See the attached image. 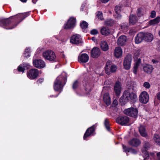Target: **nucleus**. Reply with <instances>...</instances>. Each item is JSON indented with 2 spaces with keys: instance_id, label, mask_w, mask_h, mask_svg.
<instances>
[{
  "instance_id": "1a4fd4ad",
  "label": "nucleus",
  "mask_w": 160,
  "mask_h": 160,
  "mask_svg": "<svg viewBox=\"0 0 160 160\" xmlns=\"http://www.w3.org/2000/svg\"><path fill=\"white\" fill-rule=\"evenodd\" d=\"M129 121V118L126 116H120L116 119L117 122L122 125H126Z\"/></svg>"
},
{
  "instance_id": "72a5a7b5",
  "label": "nucleus",
  "mask_w": 160,
  "mask_h": 160,
  "mask_svg": "<svg viewBox=\"0 0 160 160\" xmlns=\"http://www.w3.org/2000/svg\"><path fill=\"white\" fill-rule=\"evenodd\" d=\"M142 152L143 153V157L144 158V159H147L150 157L149 154L148 152L146 151H144L142 150Z\"/></svg>"
},
{
  "instance_id": "a878e982",
  "label": "nucleus",
  "mask_w": 160,
  "mask_h": 160,
  "mask_svg": "<svg viewBox=\"0 0 160 160\" xmlns=\"http://www.w3.org/2000/svg\"><path fill=\"white\" fill-rule=\"evenodd\" d=\"M101 48L103 51H106L108 50L109 47L107 43L104 41H102L100 43Z\"/></svg>"
},
{
  "instance_id": "4468645a",
  "label": "nucleus",
  "mask_w": 160,
  "mask_h": 160,
  "mask_svg": "<svg viewBox=\"0 0 160 160\" xmlns=\"http://www.w3.org/2000/svg\"><path fill=\"white\" fill-rule=\"evenodd\" d=\"M88 55L86 53L79 55L78 57V61L80 63H85L87 62L89 60Z\"/></svg>"
},
{
  "instance_id": "393cba45",
  "label": "nucleus",
  "mask_w": 160,
  "mask_h": 160,
  "mask_svg": "<svg viewBox=\"0 0 160 160\" xmlns=\"http://www.w3.org/2000/svg\"><path fill=\"white\" fill-rule=\"evenodd\" d=\"M160 22V17H158L155 18L150 20L148 22L149 25L154 26Z\"/></svg>"
},
{
  "instance_id": "09e8293b",
  "label": "nucleus",
  "mask_w": 160,
  "mask_h": 160,
  "mask_svg": "<svg viewBox=\"0 0 160 160\" xmlns=\"http://www.w3.org/2000/svg\"><path fill=\"white\" fill-rule=\"evenodd\" d=\"M115 17L118 19L121 18V16L120 14V13H116L114 15Z\"/></svg>"
},
{
  "instance_id": "aec40b11",
  "label": "nucleus",
  "mask_w": 160,
  "mask_h": 160,
  "mask_svg": "<svg viewBox=\"0 0 160 160\" xmlns=\"http://www.w3.org/2000/svg\"><path fill=\"white\" fill-rule=\"evenodd\" d=\"M143 69L145 72L148 73L150 74L152 71L153 68L152 66L151 65L145 64L143 66Z\"/></svg>"
},
{
  "instance_id": "6e6d98bb",
  "label": "nucleus",
  "mask_w": 160,
  "mask_h": 160,
  "mask_svg": "<svg viewBox=\"0 0 160 160\" xmlns=\"http://www.w3.org/2000/svg\"><path fill=\"white\" fill-rule=\"evenodd\" d=\"M157 159L158 160H160V152H159L157 154Z\"/></svg>"
},
{
  "instance_id": "5fc2aeb1",
  "label": "nucleus",
  "mask_w": 160,
  "mask_h": 160,
  "mask_svg": "<svg viewBox=\"0 0 160 160\" xmlns=\"http://www.w3.org/2000/svg\"><path fill=\"white\" fill-rule=\"evenodd\" d=\"M113 104L115 105V106H117L118 104V101L115 99L113 101Z\"/></svg>"
},
{
  "instance_id": "bb28decb",
  "label": "nucleus",
  "mask_w": 160,
  "mask_h": 160,
  "mask_svg": "<svg viewBox=\"0 0 160 160\" xmlns=\"http://www.w3.org/2000/svg\"><path fill=\"white\" fill-rule=\"evenodd\" d=\"M153 39V36L151 33H144V39L148 42H151Z\"/></svg>"
},
{
  "instance_id": "e433bc0d",
  "label": "nucleus",
  "mask_w": 160,
  "mask_h": 160,
  "mask_svg": "<svg viewBox=\"0 0 160 160\" xmlns=\"http://www.w3.org/2000/svg\"><path fill=\"white\" fill-rule=\"evenodd\" d=\"M104 125L107 130L109 131L110 130L109 122L107 119H105V120Z\"/></svg>"
},
{
  "instance_id": "f704fd0d",
  "label": "nucleus",
  "mask_w": 160,
  "mask_h": 160,
  "mask_svg": "<svg viewBox=\"0 0 160 160\" xmlns=\"http://www.w3.org/2000/svg\"><path fill=\"white\" fill-rule=\"evenodd\" d=\"M80 26L82 28L86 29L88 26V24L85 21H83L80 24Z\"/></svg>"
},
{
  "instance_id": "423d86ee",
  "label": "nucleus",
  "mask_w": 160,
  "mask_h": 160,
  "mask_svg": "<svg viewBox=\"0 0 160 160\" xmlns=\"http://www.w3.org/2000/svg\"><path fill=\"white\" fill-rule=\"evenodd\" d=\"M124 112L125 114L127 115L136 118L137 116L138 111L136 108H131L125 109Z\"/></svg>"
},
{
  "instance_id": "7ed1b4c3",
  "label": "nucleus",
  "mask_w": 160,
  "mask_h": 160,
  "mask_svg": "<svg viewBox=\"0 0 160 160\" xmlns=\"http://www.w3.org/2000/svg\"><path fill=\"white\" fill-rule=\"evenodd\" d=\"M42 56L45 59L52 62L57 61L55 54L52 50H47L45 51L42 53Z\"/></svg>"
},
{
  "instance_id": "0eeeda50",
  "label": "nucleus",
  "mask_w": 160,
  "mask_h": 160,
  "mask_svg": "<svg viewBox=\"0 0 160 160\" xmlns=\"http://www.w3.org/2000/svg\"><path fill=\"white\" fill-rule=\"evenodd\" d=\"M132 57L131 55H128L125 58L123 62L124 68L126 70H129L131 66Z\"/></svg>"
},
{
  "instance_id": "ddd939ff",
  "label": "nucleus",
  "mask_w": 160,
  "mask_h": 160,
  "mask_svg": "<svg viewBox=\"0 0 160 160\" xmlns=\"http://www.w3.org/2000/svg\"><path fill=\"white\" fill-rule=\"evenodd\" d=\"M70 42L74 44L81 45L82 41L79 35H75L72 37L70 39Z\"/></svg>"
},
{
  "instance_id": "13d9d810",
  "label": "nucleus",
  "mask_w": 160,
  "mask_h": 160,
  "mask_svg": "<svg viewBox=\"0 0 160 160\" xmlns=\"http://www.w3.org/2000/svg\"><path fill=\"white\" fill-rule=\"evenodd\" d=\"M110 0H101V2L103 3H106L108 2Z\"/></svg>"
},
{
  "instance_id": "69168bd1",
  "label": "nucleus",
  "mask_w": 160,
  "mask_h": 160,
  "mask_svg": "<svg viewBox=\"0 0 160 160\" xmlns=\"http://www.w3.org/2000/svg\"><path fill=\"white\" fill-rule=\"evenodd\" d=\"M58 96V95H57L56 96H54V97H57V96ZM50 97H54V96H53V95H52V96H50Z\"/></svg>"
},
{
  "instance_id": "cd10ccee",
  "label": "nucleus",
  "mask_w": 160,
  "mask_h": 160,
  "mask_svg": "<svg viewBox=\"0 0 160 160\" xmlns=\"http://www.w3.org/2000/svg\"><path fill=\"white\" fill-rule=\"evenodd\" d=\"M100 32L102 35L108 36L110 33V30L108 28L104 27L102 28Z\"/></svg>"
},
{
  "instance_id": "c9c22d12",
  "label": "nucleus",
  "mask_w": 160,
  "mask_h": 160,
  "mask_svg": "<svg viewBox=\"0 0 160 160\" xmlns=\"http://www.w3.org/2000/svg\"><path fill=\"white\" fill-rule=\"evenodd\" d=\"M150 147V145L149 143L145 141L144 142L143 145V148L145 151H146Z\"/></svg>"
},
{
  "instance_id": "49530a36",
  "label": "nucleus",
  "mask_w": 160,
  "mask_h": 160,
  "mask_svg": "<svg viewBox=\"0 0 160 160\" xmlns=\"http://www.w3.org/2000/svg\"><path fill=\"white\" fill-rule=\"evenodd\" d=\"M128 27V24L126 23H123L121 25V28L123 29H125L126 28H127Z\"/></svg>"
},
{
  "instance_id": "f3484780",
  "label": "nucleus",
  "mask_w": 160,
  "mask_h": 160,
  "mask_svg": "<svg viewBox=\"0 0 160 160\" xmlns=\"http://www.w3.org/2000/svg\"><path fill=\"white\" fill-rule=\"evenodd\" d=\"M99 49L96 47L93 48L91 51V56L93 58H97L100 55Z\"/></svg>"
},
{
  "instance_id": "dca6fc26",
  "label": "nucleus",
  "mask_w": 160,
  "mask_h": 160,
  "mask_svg": "<svg viewBox=\"0 0 160 160\" xmlns=\"http://www.w3.org/2000/svg\"><path fill=\"white\" fill-rule=\"evenodd\" d=\"M114 88L115 94L117 96H119L122 90L121 83L119 81L116 82Z\"/></svg>"
},
{
  "instance_id": "6ab92c4d",
  "label": "nucleus",
  "mask_w": 160,
  "mask_h": 160,
  "mask_svg": "<svg viewBox=\"0 0 160 160\" xmlns=\"http://www.w3.org/2000/svg\"><path fill=\"white\" fill-rule=\"evenodd\" d=\"M144 33L140 32L138 33L135 38V42L136 43L138 44L144 39Z\"/></svg>"
},
{
  "instance_id": "a211bd4d",
  "label": "nucleus",
  "mask_w": 160,
  "mask_h": 160,
  "mask_svg": "<svg viewBox=\"0 0 160 160\" xmlns=\"http://www.w3.org/2000/svg\"><path fill=\"white\" fill-rule=\"evenodd\" d=\"M127 38L124 35H122L119 37L117 40V44L119 46L124 45L127 41Z\"/></svg>"
},
{
  "instance_id": "c03bdc74",
  "label": "nucleus",
  "mask_w": 160,
  "mask_h": 160,
  "mask_svg": "<svg viewBox=\"0 0 160 160\" xmlns=\"http://www.w3.org/2000/svg\"><path fill=\"white\" fill-rule=\"evenodd\" d=\"M156 15V12L155 11H152L150 14V17L152 18H153L155 17Z\"/></svg>"
},
{
  "instance_id": "412c9836",
  "label": "nucleus",
  "mask_w": 160,
  "mask_h": 160,
  "mask_svg": "<svg viewBox=\"0 0 160 160\" xmlns=\"http://www.w3.org/2000/svg\"><path fill=\"white\" fill-rule=\"evenodd\" d=\"M122 50L121 48L119 47H117L114 50V55L118 58L120 57L122 54Z\"/></svg>"
},
{
  "instance_id": "3c124183",
  "label": "nucleus",
  "mask_w": 160,
  "mask_h": 160,
  "mask_svg": "<svg viewBox=\"0 0 160 160\" xmlns=\"http://www.w3.org/2000/svg\"><path fill=\"white\" fill-rule=\"evenodd\" d=\"M141 10H142L141 8H138V9L137 14L139 17L141 16L142 15Z\"/></svg>"
},
{
  "instance_id": "0e129e2a",
  "label": "nucleus",
  "mask_w": 160,
  "mask_h": 160,
  "mask_svg": "<svg viewBox=\"0 0 160 160\" xmlns=\"http://www.w3.org/2000/svg\"><path fill=\"white\" fill-rule=\"evenodd\" d=\"M22 2H27V0H20Z\"/></svg>"
},
{
  "instance_id": "338daca9",
  "label": "nucleus",
  "mask_w": 160,
  "mask_h": 160,
  "mask_svg": "<svg viewBox=\"0 0 160 160\" xmlns=\"http://www.w3.org/2000/svg\"><path fill=\"white\" fill-rule=\"evenodd\" d=\"M158 34H159V36L160 37V31L158 32Z\"/></svg>"
},
{
  "instance_id": "4be33fe9",
  "label": "nucleus",
  "mask_w": 160,
  "mask_h": 160,
  "mask_svg": "<svg viewBox=\"0 0 160 160\" xmlns=\"http://www.w3.org/2000/svg\"><path fill=\"white\" fill-rule=\"evenodd\" d=\"M139 131L140 135L142 137H146L148 134L144 126L141 125L139 128Z\"/></svg>"
},
{
  "instance_id": "c756f323",
  "label": "nucleus",
  "mask_w": 160,
  "mask_h": 160,
  "mask_svg": "<svg viewBox=\"0 0 160 160\" xmlns=\"http://www.w3.org/2000/svg\"><path fill=\"white\" fill-rule=\"evenodd\" d=\"M122 147L124 150L126 152H128L133 154H136L137 153V151L135 149L128 148H127L124 145H122Z\"/></svg>"
},
{
  "instance_id": "ea45409f",
  "label": "nucleus",
  "mask_w": 160,
  "mask_h": 160,
  "mask_svg": "<svg viewBox=\"0 0 160 160\" xmlns=\"http://www.w3.org/2000/svg\"><path fill=\"white\" fill-rule=\"evenodd\" d=\"M85 90L88 92L91 91V87L90 86V84L89 83L86 84L85 86Z\"/></svg>"
},
{
  "instance_id": "052dcab7",
  "label": "nucleus",
  "mask_w": 160,
  "mask_h": 160,
  "mask_svg": "<svg viewBox=\"0 0 160 160\" xmlns=\"http://www.w3.org/2000/svg\"><path fill=\"white\" fill-rule=\"evenodd\" d=\"M152 62L153 63H156L158 62L155 59H152Z\"/></svg>"
},
{
  "instance_id": "603ef678",
  "label": "nucleus",
  "mask_w": 160,
  "mask_h": 160,
  "mask_svg": "<svg viewBox=\"0 0 160 160\" xmlns=\"http://www.w3.org/2000/svg\"><path fill=\"white\" fill-rule=\"evenodd\" d=\"M149 154L150 157L151 158H154L155 157V154L153 152H151Z\"/></svg>"
},
{
  "instance_id": "bf43d9fd",
  "label": "nucleus",
  "mask_w": 160,
  "mask_h": 160,
  "mask_svg": "<svg viewBox=\"0 0 160 160\" xmlns=\"http://www.w3.org/2000/svg\"><path fill=\"white\" fill-rule=\"evenodd\" d=\"M140 51L139 50H138L136 51V53H135V55L136 56H138L139 54Z\"/></svg>"
},
{
  "instance_id": "e2e57ef3",
  "label": "nucleus",
  "mask_w": 160,
  "mask_h": 160,
  "mask_svg": "<svg viewBox=\"0 0 160 160\" xmlns=\"http://www.w3.org/2000/svg\"><path fill=\"white\" fill-rule=\"evenodd\" d=\"M38 0H32V2L33 3H36V2Z\"/></svg>"
},
{
  "instance_id": "37998d69",
  "label": "nucleus",
  "mask_w": 160,
  "mask_h": 160,
  "mask_svg": "<svg viewBox=\"0 0 160 160\" xmlns=\"http://www.w3.org/2000/svg\"><path fill=\"white\" fill-rule=\"evenodd\" d=\"M98 33V30L96 29H93L90 31V33L92 35H94L97 34Z\"/></svg>"
},
{
  "instance_id": "5701e85b",
  "label": "nucleus",
  "mask_w": 160,
  "mask_h": 160,
  "mask_svg": "<svg viewBox=\"0 0 160 160\" xmlns=\"http://www.w3.org/2000/svg\"><path fill=\"white\" fill-rule=\"evenodd\" d=\"M103 99L104 102L107 105L111 104L110 98L108 93H106L104 94Z\"/></svg>"
},
{
  "instance_id": "2eb2a0df",
  "label": "nucleus",
  "mask_w": 160,
  "mask_h": 160,
  "mask_svg": "<svg viewBox=\"0 0 160 160\" xmlns=\"http://www.w3.org/2000/svg\"><path fill=\"white\" fill-rule=\"evenodd\" d=\"M95 125H93L91 127L88 128L86 131L83 136V139L86 140V138L91 135L95 131L96 127Z\"/></svg>"
},
{
  "instance_id": "de8ad7c7",
  "label": "nucleus",
  "mask_w": 160,
  "mask_h": 160,
  "mask_svg": "<svg viewBox=\"0 0 160 160\" xmlns=\"http://www.w3.org/2000/svg\"><path fill=\"white\" fill-rule=\"evenodd\" d=\"M138 68V66H137L135 65H134V66L133 67V72L135 74H136L137 73V70Z\"/></svg>"
},
{
  "instance_id": "680f3d73",
  "label": "nucleus",
  "mask_w": 160,
  "mask_h": 160,
  "mask_svg": "<svg viewBox=\"0 0 160 160\" xmlns=\"http://www.w3.org/2000/svg\"><path fill=\"white\" fill-rule=\"evenodd\" d=\"M92 41H93L94 42H95L96 41V38H95V37H92Z\"/></svg>"
},
{
  "instance_id": "9b49d317",
  "label": "nucleus",
  "mask_w": 160,
  "mask_h": 160,
  "mask_svg": "<svg viewBox=\"0 0 160 160\" xmlns=\"http://www.w3.org/2000/svg\"><path fill=\"white\" fill-rule=\"evenodd\" d=\"M38 71L37 69H33L29 70L27 73L28 77L31 79L36 78L38 75Z\"/></svg>"
},
{
  "instance_id": "79ce46f5",
  "label": "nucleus",
  "mask_w": 160,
  "mask_h": 160,
  "mask_svg": "<svg viewBox=\"0 0 160 160\" xmlns=\"http://www.w3.org/2000/svg\"><path fill=\"white\" fill-rule=\"evenodd\" d=\"M143 86L147 88H149L150 87V84L148 82H145L143 83Z\"/></svg>"
},
{
  "instance_id": "774afa93",
  "label": "nucleus",
  "mask_w": 160,
  "mask_h": 160,
  "mask_svg": "<svg viewBox=\"0 0 160 160\" xmlns=\"http://www.w3.org/2000/svg\"><path fill=\"white\" fill-rule=\"evenodd\" d=\"M62 57L63 58H64V57H65V55H64V54H62Z\"/></svg>"
},
{
  "instance_id": "8fccbe9b",
  "label": "nucleus",
  "mask_w": 160,
  "mask_h": 160,
  "mask_svg": "<svg viewBox=\"0 0 160 160\" xmlns=\"http://www.w3.org/2000/svg\"><path fill=\"white\" fill-rule=\"evenodd\" d=\"M141 63V60L140 59H138L137 60V61L136 62L134 65H136L137 66L139 67V66L140 65Z\"/></svg>"
},
{
  "instance_id": "6e6552de",
  "label": "nucleus",
  "mask_w": 160,
  "mask_h": 160,
  "mask_svg": "<svg viewBox=\"0 0 160 160\" xmlns=\"http://www.w3.org/2000/svg\"><path fill=\"white\" fill-rule=\"evenodd\" d=\"M76 22L75 19L73 17L70 18L67 22L64 25V28L66 29H70L73 28L75 26Z\"/></svg>"
},
{
  "instance_id": "a18cd8bd",
  "label": "nucleus",
  "mask_w": 160,
  "mask_h": 160,
  "mask_svg": "<svg viewBox=\"0 0 160 160\" xmlns=\"http://www.w3.org/2000/svg\"><path fill=\"white\" fill-rule=\"evenodd\" d=\"M97 16L101 20L102 19V14L101 12H98L97 14Z\"/></svg>"
},
{
  "instance_id": "20e7f679",
  "label": "nucleus",
  "mask_w": 160,
  "mask_h": 160,
  "mask_svg": "<svg viewBox=\"0 0 160 160\" xmlns=\"http://www.w3.org/2000/svg\"><path fill=\"white\" fill-rule=\"evenodd\" d=\"M123 96L127 100H131L132 102H135L137 99L136 93L134 92H129L128 91H125L124 93Z\"/></svg>"
},
{
  "instance_id": "58836bf2",
  "label": "nucleus",
  "mask_w": 160,
  "mask_h": 160,
  "mask_svg": "<svg viewBox=\"0 0 160 160\" xmlns=\"http://www.w3.org/2000/svg\"><path fill=\"white\" fill-rule=\"evenodd\" d=\"M79 84V82L78 80L75 81L73 83L72 87L74 89H75L78 87Z\"/></svg>"
},
{
  "instance_id": "f8f14e48",
  "label": "nucleus",
  "mask_w": 160,
  "mask_h": 160,
  "mask_svg": "<svg viewBox=\"0 0 160 160\" xmlns=\"http://www.w3.org/2000/svg\"><path fill=\"white\" fill-rule=\"evenodd\" d=\"M33 65L38 68H44L45 66V63L44 61L41 59H35L33 61Z\"/></svg>"
},
{
  "instance_id": "9d476101",
  "label": "nucleus",
  "mask_w": 160,
  "mask_h": 160,
  "mask_svg": "<svg viewBox=\"0 0 160 160\" xmlns=\"http://www.w3.org/2000/svg\"><path fill=\"white\" fill-rule=\"evenodd\" d=\"M149 95L146 91L142 92L139 95V99L142 103H146L149 100Z\"/></svg>"
},
{
  "instance_id": "4c0bfd02",
  "label": "nucleus",
  "mask_w": 160,
  "mask_h": 160,
  "mask_svg": "<svg viewBox=\"0 0 160 160\" xmlns=\"http://www.w3.org/2000/svg\"><path fill=\"white\" fill-rule=\"evenodd\" d=\"M114 23V21L112 19L106 21V23L108 25L112 26Z\"/></svg>"
},
{
  "instance_id": "473e14b6",
  "label": "nucleus",
  "mask_w": 160,
  "mask_h": 160,
  "mask_svg": "<svg viewBox=\"0 0 160 160\" xmlns=\"http://www.w3.org/2000/svg\"><path fill=\"white\" fill-rule=\"evenodd\" d=\"M27 67V65L25 63H23L22 64L20 65L18 68V70L19 72H24L25 70L24 67Z\"/></svg>"
},
{
  "instance_id": "39448f33",
  "label": "nucleus",
  "mask_w": 160,
  "mask_h": 160,
  "mask_svg": "<svg viewBox=\"0 0 160 160\" xmlns=\"http://www.w3.org/2000/svg\"><path fill=\"white\" fill-rule=\"evenodd\" d=\"M117 69L116 66L112 64L110 61H108L106 64L105 71L107 74L109 75L111 73L115 72Z\"/></svg>"
},
{
  "instance_id": "f03ea898",
  "label": "nucleus",
  "mask_w": 160,
  "mask_h": 160,
  "mask_svg": "<svg viewBox=\"0 0 160 160\" xmlns=\"http://www.w3.org/2000/svg\"><path fill=\"white\" fill-rule=\"evenodd\" d=\"M67 81V76L65 73H63L62 74L58 77L55 80L53 87L54 90L56 91H58L62 88L63 86L65 84Z\"/></svg>"
},
{
  "instance_id": "a19ab883",
  "label": "nucleus",
  "mask_w": 160,
  "mask_h": 160,
  "mask_svg": "<svg viewBox=\"0 0 160 160\" xmlns=\"http://www.w3.org/2000/svg\"><path fill=\"white\" fill-rule=\"evenodd\" d=\"M121 7L119 6H116L115 8L116 13H120L121 12Z\"/></svg>"
},
{
  "instance_id": "864d4df0",
  "label": "nucleus",
  "mask_w": 160,
  "mask_h": 160,
  "mask_svg": "<svg viewBox=\"0 0 160 160\" xmlns=\"http://www.w3.org/2000/svg\"><path fill=\"white\" fill-rule=\"evenodd\" d=\"M43 81V79L42 78H40L39 79H38L37 80V82L38 83H40L42 82Z\"/></svg>"
},
{
  "instance_id": "f257e3e1",
  "label": "nucleus",
  "mask_w": 160,
  "mask_h": 160,
  "mask_svg": "<svg viewBox=\"0 0 160 160\" xmlns=\"http://www.w3.org/2000/svg\"><path fill=\"white\" fill-rule=\"evenodd\" d=\"M29 12H26L18 14L16 16L10 17L9 19H7L4 20H0V25L3 28L6 29H12L15 28L17 25H16L12 27L10 26L11 21L10 19H13L15 20L18 19L20 20L19 22H21L26 17L29 15Z\"/></svg>"
},
{
  "instance_id": "c85d7f7f",
  "label": "nucleus",
  "mask_w": 160,
  "mask_h": 160,
  "mask_svg": "<svg viewBox=\"0 0 160 160\" xmlns=\"http://www.w3.org/2000/svg\"><path fill=\"white\" fill-rule=\"evenodd\" d=\"M138 20L137 18L133 15H131L129 17V22L132 24L136 23Z\"/></svg>"
},
{
  "instance_id": "2f4dec72",
  "label": "nucleus",
  "mask_w": 160,
  "mask_h": 160,
  "mask_svg": "<svg viewBox=\"0 0 160 160\" xmlns=\"http://www.w3.org/2000/svg\"><path fill=\"white\" fill-rule=\"evenodd\" d=\"M155 142L158 145H160V137L157 134H155L153 137Z\"/></svg>"
},
{
  "instance_id": "7c9ffc66",
  "label": "nucleus",
  "mask_w": 160,
  "mask_h": 160,
  "mask_svg": "<svg viewBox=\"0 0 160 160\" xmlns=\"http://www.w3.org/2000/svg\"><path fill=\"white\" fill-rule=\"evenodd\" d=\"M30 48H26L24 53V56L25 58H28L30 57Z\"/></svg>"
},
{
  "instance_id": "b1692460",
  "label": "nucleus",
  "mask_w": 160,
  "mask_h": 160,
  "mask_svg": "<svg viewBox=\"0 0 160 160\" xmlns=\"http://www.w3.org/2000/svg\"><path fill=\"white\" fill-rule=\"evenodd\" d=\"M140 143V140L136 138H133L129 142V144L130 145L137 147L139 145Z\"/></svg>"
},
{
  "instance_id": "4d7b16f0",
  "label": "nucleus",
  "mask_w": 160,
  "mask_h": 160,
  "mask_svg": "<svg viewBox=\"0 0 160 160\" xmlns=\"http://www.w3.org/2000/svg\"><path fill=\"white\" fill-rule=\"evenodd\" d=\"M157 98L160 100V92H159L157 93Z\"/></svg>"
}]
</instances>
